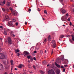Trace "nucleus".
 I'll use <instances>...</instances> for the list:
<instances>
[{
  "instance_id": "58836bf2",
  "label": "nucleus",
  "mask_w": 74,
  "mask_h": 74,
  "mask_svg": "<svg viewBox=\"0 0 74 74\" xmlns=\"http://www.w3.org/2000/svg\"><path fill=\"white\" fill-rule=\"evenodd\" d=\"M3 4H5V0L3 1Z\"/></svg>"
},
{
  "instance_id": "39448f33",
  "label": "nucleus",
  "mask_w": 74,
  "mask_h": 74,
  "mask_svg": "<svg viewBox=\"0 0 74 74\" xmlns=\"http://www.w3.org/2000/svg\"><path fill=\"white\" fill-rule=\"evenodd\" d=\"M8 43L9 44H12V41L11 40V39L10 37H8Z\"/></svg>"
},
{
  "instance_id": "20e7f679",
  "label": "nucleus",
  "mask_w": 74,
  "mask_h": 74,
  "mask_svg": "<svg viewBox=\"0 0 74 74\" xmlns=\"http://www.w3.org/2000/svg\"><path fill=\"white\" fill-rule=\"evenodd\" d=\"M5 19L6 21H8L10 20V17L8 15H6L5 16Z\"/></svg>"
},
{
  "instance_id": "6ab92c4d",
  "label": "nucleus",
  "mask_w": 74,
  "mask_h": 74,
  "mask_svg": "<svg viewBox=\"0 0 74 74\" xmlns=\"http://www.w3.org/2000/svg\"><path fill=\"white\" fill-rule=\"evenodd\" d=\"M61 60H62L63 61V60H64V57L63 56L61 57Z\"/></svg>"
},
{
  "instance_id": "bb28decb",
  "label": "nucleus",
  "mask_w": 74,
  "mask_h": 74,
  "mask_svg": "<svg viewBox=\"0 0 74 74\" xmlns=\"http://www.w3.org/2000/svg\"><path fill=\"white\" fill-rule=\"evenodd\" d=\"M44 12L45 14H48V13H47V10H44Z\"/></svg>"
},
{
  "instance_id": "052dcab7",
  "label": "nucleus",
  "mask_w": 74,
  "mask_h": 74,
  "mask_svg": "<svg viewBox=\"0 0 74 74\" xmlns=\"http://www.w3.org/2000/svg\"><path fill=\"white\" fill-rule=\"evenodd\" d=\"M66 37H70V36H66Z\"/></svg>"
},
{
  "instance_id": "473e14b6",
  "label": "nucleus",
  "mask_w": 74,
  "mask_h": 74,
  "mask_svg": "<svg viewBox=\"0 0 74 74\" xmlns=\"http://www.w3.org/2000/svg\"><path fill=\"white\" fill-rule=\"evenodd\" d=\"M13 32L12 31H11L10 32V34H13Z\"/></svg>"
},
{
  "instance_id": "c9c22d12",
  "label": "nucleus",
  "mask_w": 74,
  "mask_h": 74,
  "mask_svg": "<svg viewBox=\"0 0 74 74\" xmlns=\"http://www.w3.org/2000/svg\"><path fill=\"white\" fill-rule=\"evenodd\" d=\"M19 55H20V54L19 53H17V56H19Z\"/></svg>"
},
{
  "instance_id": "680f3d73",
  "label": "nucleus",
  "mask_w": 74,
  "mask_h": 74,
  "mask_svg": "<svg viewBox=\"0 0 74 74\" xmlns=\"http://www.w3.org/2000/svg\"><path fill=\"white\" fill-rule=\"evenodd\" d=\"M25 25H27V22H25Z\"/></svg>"
},
{
  "instance_id": "423d86ee",
  "label": "nucleus",
  "mask_w": 74,
  "mask_h": 74,
  "mask_svg": "<svg viewBox=\"0 0 74 74\" xmlns=\"http://www.w3.org/2000/svg\"><path fill=\"white\" fill-rule=\"evenodd\" d=\"M8 25L9 26H12L13 25L12 21H9L8 23Z\"/></svg>"
},
{
  "instance_id": "393cba45",
  "label": "nucleus",
  "mask_w": 74,
  "mask_h": 74,
  "mask_svg": "<svg viewBox=\"0 0 74 74\" xmlns=\"http://www.w3.org/2000/svg\"><path fill=\"white\" fill-rule=\"evenodd\" d=\"M15 51L16 53H17L18 52H19V50L18 49H16L15 50Z\"/></svg>"
},
{
  "instance_id": "5fc2aeb1",
  "label": "nucleus",
  "mask_w": 74,
  "mask_h": 74,
  "mask_svg": "<svg viewBox=\"0 0 74 74\" xmlns=\"http://www.w3.org/2000/svg\"><path fill=\"white\" fill-rule=\"evenodd\" d=\"M53 49H52V51H51V54H52V53H53Z\"/></svg>"
},
{
  "instance_id": "37998d69",
  "label": "nucleus",
  "mask_w": 74,
  "mask_h": 74,
  "mask_svg": "<svg viewBox=\"0 0 74 74\" xmlns=\"http://www.w3.org/2000/svg\"><path fill=\"white\" fill-rule=\"evenodd\" d=\"M2 50H3V49H2V48H1V47H0V52H1V51H2Z\"/></svg>"
},
{
  "instance_id": "412c9836",
  "label": "nucleus",
  "mask_w": 74,
  "mask_h": 74,
  "mask_svg": "<svg viewBox=\"0 0 74 74\" xmlns=\"http://www.w3.org/2000/svg\"><path fill=\"white\" fill-rule=\"evenodd\" d=\"M3 68V65L2 64H0V70H1V69Z\"/></svg>"
},
{
  "instance_id": "e433bc0d",
  "label": "nucleus",
  "mask_w": 74,
  "mask_h": 74,
  "mask_svg": "<svg viewBox=\"0 0 74 74\" xmlns=\"http://www.w3.org/2000/svg\"><path fill=\"white\" fill-rule=\"evenodd\" d=\"M57 74H59V73H60V72L59 71H57L56 72Z\"/></svg>"
},
{
  "instance_id": "c756f323",
  "label": "nucleus",
  "mask_w": 74,
  "mask_h": 74,
  "mask_svg": "<svg viewBox=\"0 0 74 74\" xmlns=\"http://www.w3.org/2000/svg\"><path fill=\"white\" fill-rule=\"evenodd\" d=\"M2 10L3 12H5V10L4 8H2Z\"/></svg>"
},
{
  "instance_id": "e2e57ef3",
  "label": "nucleus",
  "mask_w": 74,
  "mask_h": 74,
  "mask_svg": "<svg viewBox=\"0 0 74 74\" xmlns=\"http://www.w3.org/2000/svg\"><path fill=\"white\" fill-rule=\"evenodd\" d=\"M46 52H47V50H45V53H46Z\"/></svg>"
},
{
  "instance_id": "9d476101",
  "label": "nucleus",
  "mask_w": 74,
  "mask_h": 74,
  "mask_svg": "<svg viewBox=\"0 0 74 74\" xmlns=\"http://www.w3.org/2000/svg\"><path fill=\"white\" fill-rule=\"evenodd\" d=\"M24 65L22 64H20L18 66V67L19 69H22L23 67H24Z\"/></svg>"
},
{
  "instance_id": "0e129e2a",
  "label": "nucleus",
  "mask_w": 74,
  "mask_h": 74,
  "mask_svg": "<svg viewBox=\"0 0 74 74\" xmlns=\"http://www.w3.org/2000/svg\"><path fill=\"white\" fill-rule=\"evenodd\" d=\"M28 63H30V60H28Z\"/></svg>"
},
{
  "instance_id": "2eb2a0df",
  "label": "nucleus",
  "mask_w": 74,
  "mask_h": 74,
  "mask_svg": "<svg viewBox=\"0 0 74 74\" xmlns=\"http://www.w3.org/2000/svg\"><path fill=\"white\" fill-rule=\"evenodd\" d=\"M55 65L57 66V67H60V66L59 65V64H58L56 62L55 63Z\"/></svg>"
},
{
  "instance_id": "cd10ccee",
  "label": "nucleus",
  "mask_w": 74,
  "mask_h": 74,
  "mask_svg": "<svg viewBox=\"0 0 74 74\" xmlns=\"http://www.w3.org/2000/svg\"><path fill=\"white\" fill-rule=\"evenodd\" d=\"M29 56H27V58H28V59H30V55L29 54Z\"/></svg>"
},
{
  "instance_id": "69168bd1",
  "label": "nucleus",
  "mask_w": 74,
  "mask_h": 74,
  "mask_svg": "<svg viewBox=\"0 0 74 74\" xmlns=\"http://www.w3.org/2000/svg\"><path fill=\"white\" fill-rule=\"evenodd\" d=\"M42 19L43 20V21H44V20H45V18H42Z\"/></svg>"
},
{
  "instance_id": "13d9d810",
  "label": "nucleus",
  "mask_w": 74,
  "mask_h": 74,
  "mask_svg": "<svg viewBox=\"0 0 74 74\" xmlns=\"http://www.w3.org/2000/svg\"><path fill=\"white\" fill-rule=\"evenodd\" d=\"M4 74H8L7 73V72H5Z\"/></svg>"
},
{
  "instance_id": "09e8293b",
  "label": "nucleus",
  "mask_w": 74,
  "mask_h": 74,
  "mask_svg": "<svg viewBox=\"0 0 74 74\" xmlns=\"http://www.w3.org/2000/svg\"><path fill=\"white\" fill-rule=\"evenodd\" d=\"M16 26H18V23H16Z\"/></svg>"
},
{
  "instance_id": "79ce46f5",
  "label": "nucleus",
  "mask_w": 74,
  "mask_h": 74,
  "mask_svg": "<svg viewBox=\"0 0 74 74\" xmlns=\"http://www.w3.org/2000/svg\"><path fill=\"white\" fill-rule=\"evenodd\" d=\"M61 69H64V67L63 66H61Z\"/></svg>"
},
{
  "instance_id": "ea45409f",
  "label": "nucleus",
  "mask_w": 74,
  "mask_h": 74,
  "mask_svg": "<svg viewBox=\"0 0 74 74\" xmlns=\"http://www.w3.org/2000/svg\"><path fill=\"white\" fill-rule=\"evenodd\" d=\"M28 11H29V12H30V11H31V9H28Z\"/></svg>"
},
{
  "instance_id": "338daca9",
  "label": "nucleus",
  "mask_w": 74,
  "mask_h": 74,
  "mask_svg": "<svg viewBox=\"0 0 74 74\" xmlns=\"http://www.w3.org/2000/svg\"><path fill=\"white\" fill-rule=\"evenodd\" d=\"M0 28H2L3 27V26H0Z\"/></svg>"
},
{
  "instance_id": "49530a36",
  "label": "nucleus",
  "mask_w": 74,
  "mask_h": 74,
  "mask_svg": "<svg viewBox=\"0 0 74 74\" xmlns=\"http://www.w3.org/2000/svg\"><path fill=\"white\" fill-rule=\"evenodd\" d=\"M13 67H14V66H12V68L11 69V71H12V69H13Z\"/></svg>"
},
{
  "instance_id": "72a5a7b5",
  "label": "nucleus",
  "mask_w": 74,
  "mask_h": 74,
  "mask_svg": "<svg viewBox=\"0 0 74 74\" xmlns=\"http://www.w3.org/2000/svg\"><path fill=\"white\" fill-rule=\"evenodd\" d=\"M6 11H7V12H8L9 11V9L7 8L6 9Z\"/></svg>"
},
{
  "instance_id": "a211bd4d",
  "label": "nucleus",
  "mask_w": 74,
  "mask_h": 74,
  "mask_svg": "<svg viewBox=\"0 0 74 74\" xmlns=\"http://www.w3.org/2000/svg\"><path fill=\"white\" fill-rule=\"evenodd\" d=\"M56 43H54L53 46V47L54 48H55L56 47Z\"/></svg>"
},
{
  "instance_id": "f8f14e48",
  "label": "nucleus",
  "mask_w": 74,
  "mask_h": 74,
  "mask_svg": "<svg viewBox=\"0 0 74 74\" xmlns=\"http://www.w3.org/2000/svg\"><path fill=\"white\" fill-rule=\"evenodd\" d=\"M12 14L14 16H16L17 15V13L16 12L13 11L12 12Z\"/></svg>"
},
{
  "instance_id": "b1692460",
  "label": "nucleus",
  "mask_w": 74,
  "mask_h": 74,
  "mask_svg": "<svg viewBox=\"0 0 74 74\" xmlns=\"http://www.w3.org/2000/svg\"><path fill=\"white\" fill-rule=\"evenodd\" d=\"M40 53L41 55H42L43 54V51H42V50H41L40 51Z\"/></svg>"
},
{
  "instance_id": "1a4fd4ad",
  "label": "nucleus",
  "mask_w": 74,
  "mask_h": 74,
  "mask_svg": "<svg viewBox=\"0 0 74 74\" xmlns=\"http://www.w3.org/2000/svg\"><path fill=\"white\" fill-rule=\"evenodd\" d=\"M64 37V35H61L59 38V40L60 41H62V39L63 38V37Z\"/></svg>"
},
{
  "instance_id": "603ef678",
  "label": "nucleus",
  "mask_w": 74,
  "mask_h": 74,
  "mask_svg": "<svg viewBox=\"0 0 74 74\" xmlns=\"http://www.w3.org/2000/svg\"><path fill=\"white\" fill-rule=\"evenodd\" d=\"M68 13H67L66 14V15H66V16L67 18V17L68 16Z\"/></svg>"
},
{
  "instance_id": "4d7b16f0",
  "label": "nucleus",
  "mask_w": 74,
  "mask_h": 74,
  "mask_svg": "<svg viewBox=\"0 0 74 74\" xmlns=\"http://www.w3.org/2000/svg\"><path fill=\"white\" fill-rule=\"evenodd\" d=\"M2 22H4V21H5L4 20V19H3L2 20Z\"/></svg>"
},
{
  "instance_id": "c03bdc74",
  "label": "nucleus",
  "mask_w": 74,
  "mask_h": 74,
  "mask_svg": "<svg viewBox=\"0 0 74 74\" xmlns=\"http://www.w3.org/2000/svg\"><path fill=\"white\" fill-rule=\"evenodd\" d=\"M69 25L70 26H71V25H72V23H71V22H70L69 24Z\"/></svg>"
},
{
  "instance_id": "6e6d98bb",
  "label": "nucleus",
  "mask_w": 74,
  "mask_h": 74,
  "mask_svg": "<svg viewBox=\"0 0 74 74\" xmlns=\"http://www.w3.org/2000/svg\"><path fill=\"white\" fill-rule=\"evenodd\" d=\"M30 60H31V61H32V62L33 61V58H30Z\"/></svg>"
},
{
  "instance_id": "6e6552de",
  "label": "nucleus",
  "mask_w": 74,
  "mask_h": 74,
  "mask_svg": "<svg viewBox=\"0 0 74 74\" xmlns=\"http://www.w3.org/2000/svg\"><path fill=\"white\" fill-rule=\"evenodd\" d=\"M62 14H65L66 12V10L63 9V8H62L61 9Z\"/></svg>"
},
{
  "instance_id": "a18cd8bd",
  "label": "nucleus",
  "mask_w": 74,
  "mask_h": 74,
  "mask_svg": "<svg viewBox=\"0 0 74 74\" xmlns=\"http://www.w3.org/2000/svg\"><path fill=\"white\" fill-rule=\"evenodd\" d=\"M68 22H70V18H69L68 19Z\"/></svg>"
},
{
  "instance_id": "4468645a",
  "label": "nucleus",
  "mask_w": 74,
  "mask_h": 74,
  "mask_svg": "<svg viewBox=\"0 0 74 74\" xmlns=\"http://www.w3.org/2000/svg\"><path fill=\"white\" fill-rule=\"evenodd\" d=\"M47 38H45L44 39V42L43 41V43H44V44H45L47 42Z\"/></svg>"
},
{
  "instance_id": "a19ab883",
  "label": "nucleus",
  "mask_w": 74,
  "mask_h": 74,
  "mask_svg": "<svg viewBox=\"0 0 74 74\" xmlns=\"http://www.w3.org/2000/svg\"><path fill=\"white\" fill-rule=\"evenodd\" d=\"M10 9L11 10V11H12V9L11 8H10Z\"/></svg>"
},
{
  "instance_id": "de8ad7c7",
  "label": "nucleus",
  "mask_w": 74,
  "mask_h": 74,
  "mask_svg": "<svg viewBox=\"0 0 74 74\" xmlns=\"http://www.w3.org/2000/svg\"><path fill=\"white\" fill-rule=\"evenodd\" d=\"M33 68H34V69H35L36 67L34 65H33Z\"/></svg>"
},
{
  "instance_id": "8fccbe9b",
  "label": "nucleus",
  "mask_w": 74,
  "mask_h": 74,
  "mask_svg": "<svg viewBox=\"0 0 74 74\" xmlns=\"http://www.w3.org/2000/svg\"><path fill=\"white\" fill-rule=\"evenodd\" d=\"M12 20H13V21H16V19H14L13 18H12Z\"/></svg>"
},
{
  "instance_id": "774afa93",
  "label": "nucleus",
  "mask_w": 74,
  "mask_h": 74,
  "mask_svg": "<svg viewBox=\"0 0 74 74\" xmlns=\"http://www.w3.org/2000/svg\"><path fill=\"white\" fill-rule=\"evenodd\" d=\"M72 11H73V12H74V9H73V10Z\"/></svg>"
},
{
  "instance_id": "4c0bfd02",
  "label": "nucleus",
  "mask_w": 74,
  "mask_h": 74,
  "mask_svg": "<svg viewBox=\"0 0 74 74\" xmlns=\"http://www.w3.org/2000/svg\"><path fill=\"white\" fill-rule=\"evenodd\" d=\"M33 59L34 60H36V57H34L33 58Z\"/></svg>"
},
{
  "instance_id": "2f4dec72",
  "label": "nucleus",
  "mask_w": 74,
  "mask_h": 74,
  "mask_svg": "<svg viewBox=\"0 0 74 74\" xmlns=\"http://www.w3.org/2000/svg\"><path fill=\"white\" fill-rule=\"evenodd\" d=\"M40 73L42 74H44V72H43V71H40Z\"/></svg>"
},
{
  "instance_id": "bf43d9fd",
  "label": "nucleus",
  "mask_w": 74,
  "mask_h": 74,
  "mask_svg": "<svg viewBox=\"0 0 74 74\" xmlns=\"http://www.w3.org/2000/svg\"><path fill=\"white\" fill-rule=\"evenodd\" d=\"M34 53H37V51H34Z\"/></svg>"
},
{
  "instance_id": "4be33fe9",
  "label": "nucleus",
  "mask_w": 74,
  "mask_h": 74,
  "mask_svg": "<svg viewBox=\"0 0 74 74\" xmlns=\"http://www.w3.org/2000/svg\"><path fill=\"white\" fill-rule=\"evenodd\" d=\"M0 5H1V6H3L4 5V4H3V3L2 2H1L0 3Z\"/></svg>"
},
{
  "instance_id": "7ed1b4c3",
  "label": "nucleus",
  "mask_w": 74,
  "mask_h": 74,
  "mask_svg": "<svg viewBox=\"0 0 74 74\" xmlns=\"http://www.w3.org/2000/svg\"><path fill=\"white\" fill-rule=\"evenodd\" d=\"M5 58V55L0 53V59H2Z\"/></svg>"
},
{
  "instance_id": "aec40b11",
  "label": "nucleus",
  "mask_w": 74,
  "mask_h": 74,
  "mask_svg": "<svg viewBox=\"0 0 74 74\" xmlns=\"http://www.w3.org/2000/svg\"><path fill=\"white\" fill-rule=\"evenodd\" d=\"M71 36H72V39L73 41H74V35H71Z\"/></svg>"
},
{
  "instance_id": "dca6fc26",
  "label": "nucleus",
  "mask_w": 74,
  "mask_h": 74,
  "mask_svg": "<svg viewBox=\"0 0 74 74\" xmlns=\"http://www.w3.org/2000/svg\"><path fill=\"white\" fill-rule=\"evenodd\" d=\"M41 45V43H38L36 44V46L37 47H40V46Z\"/></svg>"
},
{
  "instance_id": "a878e982",
  "label": "nucleus",
  "mask_w": 74,
  "mask_h": 74,
  "mask_svg": "<svg viewBox=\"0 0 74 74\" xmlns=\"http://www.w3.org/2000/svg\"><path fill=\"white\" fill-rule=\"evenodd\" d=\"M10 63H11V65H13V60H11L10 61Z\"/></svg>"
},
{
  "instance_id": "5701e85b",
  "label": "nucleus",
  "mask_w": 74,
  "mask_h": 74,
  "mask_svg": "<svg viewBox=\"0 0 74 74\" xmlns=\"http://www.w3.org/2000/svg\"><path fill=\"white\" fill-rule=\"evenodd\" d=\"M3 63L4 64H6V63H7V61L5 60L3 61Z\"/></svg>"
},
{
  "instance_id": "0eeeda50",
  "label": "nucleus",
  "mask_w": 74,
  "mask_h": 74,
  "mask_svg": "<svg viewBox=\"0 0 74 74\" xmlns=\"http://www.w3.org/2000/svg\"><path fill=\"white\" fill-rule=\"evenodd\" d=\"M29 55V53L27 51L24 52L23 55L24 56H26V55Z\"/></svg>"
},
{
  "instance_id": "864d4df0",
  "label": "nucleus",
  "mask_w": 74,
  "mask_h": 74,
  "mask_svg": "<svg viewBox=\"0 0 74 74\" xmlns=\"http://www.w3.org/2000/svg\"><path fill=\"white\" fill-rule=\"evenodd\" d=\"M65 70H65V69H63V72H65Z\"/></svg>"
},
{
  "instance_id": "f3484780",
  "label": "nucleus",
  "mask_w": 74,
  "mask_h": 74,
  "mask_svg": "<svg viewBox=\"0 0 74 74\" xmlns=\"http://www.w3.org/2000/svg\"><path fill=\"white\" fill-rule=\"evenodd\" d=\"M47 63V61H45L43 62V64L44 65H45Z\"/></svg>"
},
{
  "instance_id": "9b49d317",
  "label": "nucleus",
  "mask_w": 74,
  "mask_h": 74,
  "mask_svg": "<svg viewBox=\"0 0 74 74\" xmlns=\"http://www.w3.org/2000/svg\"><path fill=\"white\" fill-rule=\"evenodd\" d=\"M6 5L8 7H10L11 5V3L10 2H7Z\"/></svg>"
},
{
  "instance_id": "f03ea898",
  "label": "nucleus",
  "mask_w": 74,
  "mask_h": 74,
  "mask_svg": "<svg viewBox=\"0 0 74 74\" xmlns=\"http://www.w3.org/2000/svg\"><path fill=\"white\" fill-rule=\"evenodd\" d=\"M48 74H55V72L53 70L51 69L48 72Z\"/></svg>"
},
{
  "instance_id": "f704fd0d",
  "label": "nucleus",
  "mask_w": 74,
  "mask_h": 74,
  "mask_svg": "<svg viewBox=\"0 0 74 74\" xmlns=\"http://www.w3.org/2000/svg\"><path fill=\"white\" fill-rule=\"evenodd\" d=\"M64 66L65 67H67L68 66V65H67V64L64 65Z\"/></svg>"
},
{
  "instance_id": "c85d7f7f",
  "label": "nucleus",
  "mask_w": 74,
  "mask_h": 74,
  "mask_svg": "<svg viewBox=\"0 0 74 74\" xmlns=\"http://www.w3.org/2000/svg\"><path fill=\"white\" fill-rule=\"evenodd\" d=\"M4 34H5V35H7V33L5 31L4 32Z\"/></svg>"
},
{
  "instance_id": "ddd939ff",
  "label": "nucleus",
  "mask_w": 74,
  "mask_h": 74,
  "mask_svg": "<svg viewBox=\"0 0 74 74\" xmlns=\"http://www.w3.org/2000/svg\"><path fill=\"white\" fill-rule=\"evenodd\" d=\"M48 38V40L49 41H51V36L49 35V37Z\"/></svg>"
},
{
  "instance_id": "f257e3e1",
  "label": "nucleus",
  "mask_w": 74,
  "mask_h": 74,
  "mask_svg": "<svg viewBox=\"0 0 74 74\" xmlns=\"http://www.w3.org/2000/svg\"><path fill=\"white\" fill-rule=\"evenodd\" d=\"M61 19L63 21H66L67 20V16L64 15L62 16L61 18Z\"/></svg>"
},
{
  "instance_id": "7c9ffc66",
  "label": "nucleus",
  "mask_w": 74,
  "mask_h": 74,
  "mask_svg": "<svg viewBox=\"0 0 74 74\" xmlns=\"http://www.w3.org/2000/svg\"><path fill=\"white\" fill-rule=\"evenodd\" d=\"M52 44H53V43H54V44H55V40H53L52 41Z\"/></svg>"
},
{
  "instance_id": "3c124183",
  "label": "nucleus",
  "mask_w": 74,
  "mask_h": 74,
  "mask_svg": "<svg viewBox=\"0 0 74 74\" xmlns=\"http://www.w3.org/2000/svg\"><path fill=\"white\" fill-rule=\"evenodd\" d=\"M37 10L38 11H40V9L38 8Z\"/></svg>"
}]
</instances>
